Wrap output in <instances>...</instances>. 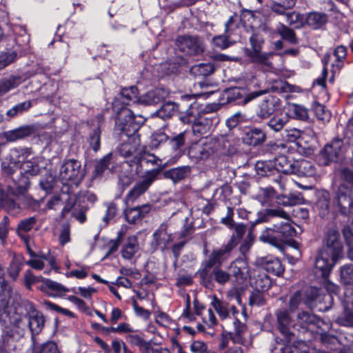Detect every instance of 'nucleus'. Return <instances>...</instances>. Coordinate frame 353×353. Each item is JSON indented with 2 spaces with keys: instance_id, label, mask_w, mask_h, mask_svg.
<instances>
[{
  "instance_id": "51",
  "label": "nucleus",
  "mask_w": 353,
  "mask_h": 353,
  "mask_svg": "<svg viewBox=\"0 0 353 353\" xmlns=\"http://www.w3.org/2000/svg\"><path fill=\"white\" fill-rule=\"evenodd\" d=\"M276 203L283 206H292L301 203L302 198L294 194L276 196Z\"/></svg>"
},
{
  "instance_id": "1",
  "label": "nucleus",
  "mask_w": 353,
  "mask_h": 353,
  "mask_svg": "<svg viewBox=\"0 0 353 353\" xmlns=\"http://www.w3.org/2000/svg\"><path fill=\"white\" fill-rule=\"evenodd\" d=\"M114 108L117 110L115 119V128L121 133L123 143L118 147L119 154L123 157H130L140 154L141 141L137 130L139 124L134 121L135 115L132 110L127 107H121L117 110V102L113 103Z\"/></svg>"
},
{
  "instance_id": "18",
  "label": "nucleus",
  "mask_w": 353,
  "mask_h": 353,
  "mask_svg": "<svg viewBox=\"0 0 353 353\" xmlns=\"http://www.w3.org/2000/svg\"><path fill=\"white\" fill-rule=\"evenodd\" d=\"M230 271L239 284L244 283L250 276L248 263L243 259L234 261L230 266Z\"/></svg>"
},
{
  "instance_id": "41",
  "label": "nucleus",
  "mask_w": 353,
  "mask_h": 353,
  "mask_svg": "<svg viewBox=\"0 0 353 353\" xmlns=\"http://www.w3.org/2000/svg\"><path fill=\"white\" fill-rule=\"evenodd\" d=\"M240 20L246 30H248L249 28L252 30L256 28L258 25L254 12L250 10L243 9Z\"/></svg>"
},
{
  "instance_id": "44",
  "label": "nucleus",
  "mask_w": 353,
  "mask_h": 353,
  "mask_svg": "<svg viewBox=\"0 0 353 353\" xmlns=\"http://www.w3.org/2000/svg\"><path fill=\"white\" fill-rule=\"evenodd\" d=\"M21 83L19 77L12 76L0 80V96L5 94L10 90L15 88Z\"/></svg>"
},
{
  "instance_id": "53",
  "label": "nucleus",
  "mask_w": 353,
  "mask_h": 353,
  "mask_svg": "<svg viewBox=\"0 0 353 353\" xmlns=\"http://www.w3.org/2000/svg\"><path fill=\"white\" fill-rule=\"evenodd\" d=\"M32 106V102L30 101H23L19 104H17L12 108L9 109L6 112V115L9 118H13L19 114H23L24 112L28 111Z\"/></svg>"
},
{
  "instance_id": "60",
  "label": "nucleus",
  "mask_w": 353,
  "mask_h": 353,
  "mask_svg": "<svg viewBox=\"0 0 353 353\" xmlns=\"http://www.w3.org/2000/svg\"><path fill=\"white\" fill-rule=\"evenodd\" d=\"M329 193L327 192H322L319 196L317 206L320 210V214L323 216L325 215L329 210Z\"/></svg>"
},
{
  "instance_id": "17",
  "label": "nucleus",
  "mask_w": 353,
  "mask_h": 353,
  "mask_svg": "<svg viewBox=\"0 0 353 353\" xmlns=\"http://www.w3.org/2000/svg\"><path fill=\"white\" fill-rule=\"evenodd\" d=\"M280 105L281 100L278 97L269 95L259 103L256 116L261 119H268Z\"/></svg>"
},
{
  "instance_id": "36",
  "label": "nucleus",
  "mask_w": 353,
  "mask_h": 353,
  "mask_svg": "<svg viewBox=\"0 0 353 353\" xmlns=\"http://www.w3.org/2000/svg\"><path fill=\"white\" fill-rule=\"evenodd\" d=\"M232 250L229 245H225L223 248L214 250L210 254L208 262V267H212L216 265H221L225 259V255Z\"/></svg>"
},
{
  "instance_id": "26",
  "label": "nucleus",
  "mask_w": 353,
  "mask_h": 353,
  "mask_svg": "<svg viewBox=\"0 0 353 353\" xmlns=\"http://www.w3.org/2000/svg\"><path fill=\"white\" fill-rule=\"evenodd\" d=\"M265 139V132L263 130L258 128H253L245 132L243 137V141L245 144L256 146L263 143Z\"/></svg>"
},
{
  "instance_id": "16",
  "label": "nucleus",
  "mask_w": 353,
  "mask_h": 353,
  "mask_svg": "<svg viewBox=\"0 0 353 353\" xmlns=\"http://www.w3.org/2000/svg\"><path fill=\"white\" fill-rule=\"evenodd\" d=\"M276 217L282 219V221L290 219L288 213L279 207L263 209L257 212L256 219L251 222V230H253L257 224L269 222Z\"/></svg>"
},
{
  "instance_id": "24",
  "label": "nucleus",
  "mask_w": 353,
  "mask_h": 353,
  "mask_svg": "<svg viewBox=\"0 0 353 353\" xmlns=\"http://www.w3.org/2000/svg\"><path fill=\"white\" fill-rule=\"evenodd\" d=\"M38 288L50 296H59L69 292V290L61 284L48 279H41V283Z\"/></svg>"
},
{
  "instance_id": "46",
  "label": "nucleus",
  "mask_w": 353,
  "mask_h": 353,
  "mask_svg": "<svg viewBox=\"0 0 353 353\" xmlns=\"http://www.w3.org/2000/svg\"><path fill=\"white\" fill-rule=\"evenodd\" d=\"M214 70V68L212 64L201 63L192 66L190 73L195 76L205 77L211 74Z\"/></svg>"
},
{
  "instance_id": "23",
  "label": "nucleus",
  "mask_w": 353,
  "mask_h": 353,
  "mask_svg": "<svg viewBox=\"0 0 353 353\" xmlns=\"http://www.w3.org/2000/svg\"><path fill=\"white\" fill-rule=\"evenodd\" d=\"M341 281L345 286V297L353 296V265H345L341 268Z\"/></svg>"
},
{
  "instance_id": "8",
  "label": "nucleus",
  "mask_w": 353,
  "mask_h": 353,
  "mask_svg": "<svg viewBox=\"0 0 353 353\" xmlns=\"http://www.w3.org/2000/svg\"><path fill=\"white\" fill-rule=\"evenodd\" d=\"M158 179V171L148 170L136 181L132 189L128 192L124 201L126 204L134 203L144 194L152 184Z\"/></svg>"
},
{
  "instance_id": "54",
  "label": "nucleus",
  "mask_w": 353,
  "mask_h": 353,
  "mask_svg": "<svg viewBox=\"0 0 353 353\" xmlns=\"http://www.w3.org/2000/svg\"><path fill=\"white\" fill-rule=\"evenodd\" d=\"M273 89L279 92L289 93H300L302 91V89L299 86L290 84L284 81L276 82L273 86Z\"/></svg>"
},
{
  "instance_id": "27",
  "label": "nucleus",
  "mask_w": 353,
  "mask_h": 353,
  "mask_svg": "<svg viewBox=\"0 0 353 353\" xmlns=\"http://www.w3.org/2000/svg\"><path fill=\"white\" fill-rule=\"evenodd\" d=\"M289 122V117L284 114H278L272 117L265 123V128L274 133L281 132Z\"/></svg>"
},
{
  "instance_id": "35",
  "label": "nucleus",
  "mask_w": 353,
  "mask_h": 353,
  "mask_svg": "<svg viewBox=\"0 0 353 353\" xmlns=\"http://www.w3.org/2000/svg\"><path fill=\"white\" fill-rule=\"evenodd\" d=\"M345 310L343 315L338 319L340 324L345 326H353V300L350 296L345 299Z\"/></svg>"
},
{
  "instance_id": "58",
  "label": "nucleus",
  "mask_w": 353,
  "mask_h": 353,
  "mask_svg": "<svg viewBox=\"0 0 353 353\" xmlns=\"http://www.w3.org/2000/svg\"><path fill=\"white\" fill-rule=\"evenodd\" d=\"M239 17L236 14L232 15L225 23V33L230 37L239 28Z\"/></svg>"
},
{
  "instance_id": "4",
  "label": "nucleus",
  "mask_w": 353,
  "mask_h": 353,
  "mask_svg": "<svg viewBox=\"0 0 353 353\" xmlns=\"http://www.w3.org/2000/svg\"><path fill=\"white\" fill-rule=\"evenodd\" d=\"M353 172L347 168L339 172L337 190L335 192V202L338 206L346 208L352 204Z\"/></svg>"
},
{
  "instance_id": "10",
  "label": "nucleus",
  "mask_w": 353,
  "mask_h": 353,
  "mask_svg": "<svg viewBox=\"0 0 353 353\" xmlns=\"http://www.w3.org/2000/svg\"><path fill=\"white\" fill-rule=\"evenodd\" d=\"M233 331H223L221 334L219 348L223 350L229 347L230 341L234 345H244L245 339L244 334L247 331V326L239 319L233 321Z\"/></svg>"
},
{
  "instance_id": "2",
  "label": "nucleus",
  "mask_w": 353,
  "mask_h": 353,
  "mask_svg": "<svg viewBox=\"0 0 353 353\" xmlns=\"http://www.w3.org/2000/svg\"><path fill=\"white\" fill-rule=\"evenodd\" d=\"M12 159H18L19 176H13L14 183H18V192L21 194L28 190L30 177L39 174L46 168V161L43 157H34L28 148H14L11 150Z\"/></svg>"
},
{
  "instance_id": "3",
  "label": "nucleus",
  "mask_w": 353,
  "mask_h": 353,
  "mask_svg": "<svg viewBox=\"0 0 353 353\" xmlns=\"http://www.w3.org/2000/svg\"><path fill=\"white\" fill-rule=\"evenodd\" d=\"M295 234L296 230L292 226L290 219H285L264 229L259 236V240L274 246H279Z\"/></svg>"
},
{
  "instance_id": "37",
  "label": "nucleus",
  "mask_w": 353,
  "mask_h": 353,
  "mask_svg": "<svg viewBox=\"0 0 353 353\" xmlns=\"http://www.w3.org/2000/svg\"><path fill=\"white\" fill-rule=\"evenodd\" d=\"M23 265V256L21 254H13L12 259L8 268V274L13 279L16 280Z\"/></svg>"
},
{
  "instance_id": "55",
  "label": "nucleus",
  "mask_w": 353,
  "mask_h": 353,
  "mask_svg": "<svg viewBox=\"0 0 353 353\" xmlns=\"http://www.w3.org/2000/svg\"><path fill=\"white\" fill-rule=\"evenodd\" d=\"M254 281L252 284L258 291H265L271 285L270 279L265 274H259L254 277Z\"/></svg>"
},
{
  "instance_id": "64",
  "label": "nucleus",
  "mask_w": 353,
  "mask_h": 353,
  "mask_svg": "<svg viewBox=\"0 0 353 353\" xmlns=\"http://www.w3.org/2000/svg\"><path fill=\"white\" fill-rule=\"evenodd\" d=\"M112 158V154L109 153L103 158L100 159L95 165V173L97 175H100L103 173L105 170L108 168Z\"/></svg>"
},
{
  "instance_id": "25",
  "label": "nucleus",
  "mask_w": 353,
  "mask_h": 353,
  "mask_svg": "<svg viewBox=\"0 0 353 353\" xmlns=\"http://www.w3.org/2000/svg\"><path fill=\"white\" fill-rule=\"evenodd\" d=\"M151 210L150 204H144L133 208H129L125 210V216L128 222L136 223L140 221Z\"/></svg>"
},
{
  "instance_id": "52",
  "label": "nucleus",
  "mask_w": 353,
  "mask_h": 353,
  "mask_svg": "<svg viewBox=\"0 0 353 353\" xmlns=\"http://www.w3.org/2000/svg\"><path fill=\"white\" fill-rule=\"evenodd\" d=\"M142 161H144L147 163H150L152 165H157V168L152 169V170L158 171V176L161 171L168 165L167 163L163 164L162 159L155 156L153 154L145 153L141 157Z\"/></svg>"
},
{
  "instance_id": "15",
  "label": "nucleus",
  "mask_w": 353,
  "mask_h": 353,
  "mask_svg": "<svg viewBox=\"0 0 353 353\" xmlns=\"http://www.w3.org/2000/svg\"><path fill=\"white\" fill-rule=\"evenodd\" d=\"M335 263L332 261L330 253L325 250H321L315 260V274L326 279Z\"/></svg>"
},
{
  "instance_id": "28",
  "label": "nucleus",
  "mask_w": 353,
  "mask_h": 353,
  "mask_svg": "<svg viewBox=\"0 0 353 353\" xmlns=\"http://www.w3.org/2000/svg\"><path fill=\"white\" fill-rule=\"evenodd\" d=\"M295 162L284 155L279 156L274 160L275 171L283 174H293Z\"/></svg>"
},
{
  "instance_id": "13",
  "label": "nucleus",
  "mask_w": 353,
  "mask_h": 353,
  "mask_svg": "<svg viewBox=\"0 0 353 353\" xmlns=\"http://www.w3.org/2000/svg\"><path fill=\"white\" fill-rule=\"evenodd\" d=\"M325 247L322 250H325L332 255L334 262H336L342 256L343 244L340 238L339 231L335 229L329 230L324 240Z\"/></svg>"
},
{
  "instance_id": "39",
  "label": "nucleus",
  "mask_w": 353,
  "mask_h": 353,
  "mask_svg": "<svg viewBox=\"0 0 353 353\" xmlns=\"http://www.w3.org/2000/svg\"><path fill=\"white\" fill-rule=\"evenodd\" d=\"M179 111V105L173 102L165 103L155 113L157 117L163 120L172 117L176 112Z\"/></svg>"
},
{
  "instance_id": "62",
  "label": "nucleus",
  "mask_w": 353,
  "mask_h": 353,
  "mask_svg": "<svg viewBox=\"0 0 353 353\" xmlns=\"http://www.w3.org/2000/svg\"><path fill=\"white\" fill-rule=\"evenodd\" d=\"M214 279L220 285H224L229 281L230 274L221 270L219 268H215L212 272Z\"/></svg>"
},
{
  "instance_id": "7",
  "label": "nucleus",
  "mask_w": 353,
  "mask_h": 353,
  "mask_svg": "<svg viewBox=\"0 0 353 353\" xmlns=\"http://www.w3.org/2000/svg\"><path fill=\"white\" fill-rule=\"evenodd\" d=\"M193 106L191 105L184 115L180 116L181 121L184 123H192V128L194 135L203 136L208 134L212 130L214 123L218 122L216 117L212 118L205 115L195 118Z\"/></svg>"
},
{
  "instance_id": "34",
  "label": "nucleus",
  "mask_w": 353,
  "mask_h": 353,
  "mask_svg": "<svg viewBox=\"0 0 353 353\" xmlns=\"http://www.w3.org/2000/svg\"><path fill=\"white\" fill-rule=\"evenodd\" d=\"M191 171L189 166L178 167L166 170L164 172V176L166 179H171L174 183H176L185 179Z\"/></svg>"
},
{
  "instance_id": "40",
  "label": "nucleus",
  "mask_w": 353,
  "mask_h": 353,
  "mask_svg": "<svg viewBox=\"0 0 353 353\" xmlns=\"http://www.w3.org/2000/svg\"><path fill=\"white\" fill-rule=\"evenodd\" d=\"M327 15L323 13L313 12L308 14L305 17V24L314 29H318L324 25L327 21Z\"/></svg>"
},
{
  "instance_id": "6",
  "label": "nucleus",
  "mask_w": 353,
  "mask_h": 353,
  "mask_svg": "<svg viewBox=\"0 0 353 353\" xmlns=\"http://www.w3.org/2000/svg\"><path fill=\"white\" fill-rule=\"evenodd\" d=\"M347 56V49L343 46H339L335 48L333 53L326 54L324 55L322 62L324 65V68L322 72V78L316 80L317 83L320 85L324 86L325 83V77L327 74V65H331V72L332 77L330 79V81L332 83L334 81V77L338 74L341 68L344 65V61Z\"/></svg>"
},
{
  "instance_id": "45",
  "label": "nucleus",
  "mask_w": 353,
  "mask_h": 353,
  "mask_svg": "<svg viewBox=\"0 0 353 353\" xmlns=\"http://www.w3.org/2000/svg\"><path fill=\"white\" fill-rule=\"evenodd\" d=\"M232 229L234 230V234L232 235L230 241L227 244L233 249L238 245V243L240 242V240L245 234L247 227L243 223H235Z\"/></svg>"
},
{
  "instance_id": "14",
  "label": "nucleus",
  "mask_w": 353,
  "mask_h": 353,
  "mask_svg": "<svg viewBox=\"0 0 353 353\" xmlns=\"http://www.w3.org/2000/svg\"><path fill=\"white\" fill-rule=\"evenodd\" d=\"M180 51L189 55L199 54L203 50L201 40L197 37L181 36L176 41Z\"/></svg>"
},
{
  "instance_id": "12",
  "label": "nucleus",
  "mask_w": 353,
  "mask_h": 353,
  "mask_svg": "<svg viewBox=\"0 0 353 353\" xmlns=\"http://www.w3.org/2000/svg\"><path fill=\"white\" fill-rule=\"evenodd\" d=\"M345 143L344 138L343 140L334 139L330 143L327 144L321 153V157L323 159L322 163L328 165L330 162L336 161L341 159L346 150Z\"/></svg>"
},
{
  "instance_id": "30",
  "label": "nucleus",
  "mask_w": 353,
  "mask_h": 353,
  "mask_svg": "<svg viewBox=\"0 0 353 353\" xmlns=\"http://www.w3.org/2000/svg\"><path fill=\"white\" fill-rule=\"evenodd\" d=\"M36 223V218L32 216L21 220L17 225V235L25 242L26 244H27L30 241V236L26 234V233L33 228Z\"/></svg>"
},
{
  "instance_id": "31",
  "label": "nucleus",
  "mask_w": 353,
  "mask_h": 353,
  "mask_svg": "<svg viewBox=\"0 0 353 353\" xmlns=\"http://www.w3.org/2000/svg\"><path fill=\"white\" fill-rule=\"evenodd\" d=\"M139 250L138 239L133 235L129 236L127 241L123 245L121 255L125 259H131Z\"/></svg>"
},
{
  "instance_id": "63",
  "label": "nucleus",
  "mask_w": 353,
  "mask_h": 353,
  "mask_svg": "<svg viewBox=\"0 0 353 353\" xmlns=\"http://www.w3.org/2000/svg\"><path fill=\"white\" fill-rule=\"evenodd\" d=\"M168 140V136L163 132L158 131L151 136L150 145L152 148H157L161 144Z\"/></svg>"
},
{
  "instance_id": "29",
  "label": "nucleus",
  "mask_w": 353,
  "mask_h": 353,
  "mask_svg": "<svg viewBox=\"0 0 353 353\" xmlns=\"http://www.w3.org/2000/svg\"><path fill=\"white\" fill-rule=\"evenodd\" d=\"M294 172L299 176L312 177L316 174V168L314 164L305 159L296 161L294 165Z\"/></svg>"
},
{
  "instance_id": "50",
  "label": "nucleus",
  "mask_w": 353,
  "mask_h": 353,
  "mask_svg": "<svg viewBox=\"0 0 353 353\" xmlns=\"http://www.w3.org/2000/svg\"><path fill=\"white\" fill-rule=\"evenodd\" d=\"M255 169L259 175L270 176L274 174L275 168L274 162L259 161L255 165Z\"/></svg>"
},
{
  "instance_id": "57",
  "label": "nucleus",
  "mask_w": 353,
  "mask_h": 353,
  "mask_svg": "<svg viewBox=\"0 0 353 353\" xmlns=\"http://www.w3.org/2000/svg\"><path fill=\"white\" fill-rule=\"evenodd\" d=\"M294 118L299 120H305L308 118L307 110L303 105L292 104L290 109Z\"/></svg>"
},
{
  "instance_id": "11",
  "label": "nucleus",
  "mask_w": 353,
  "mask_h": 353,
  "mask_svg": "<svg viewBox=\"0 0 353 353\" xmlns=\"http://www.w3.org/2000/svg\"><path fill=\"white\" fill-rule=\"evenodd\" d=\"M83 176L81 163L77 160H68L60 168L59 179L63 183L72 181L74 183L79 182Z\"/></svg>"
},
{
  "instance_id": "49",
  "label": "nucleus",
  "mask_w": 353,
  "mask_h": 353,
  "mask_svg": "<svg viewBox=\"0 0 353 353\" xmlns=\"http://www.w3.org/2000/svg\"><path fill=\"white\" fill-rule=\"evenodd\" d=\"M285 15L287 22L296 28H300L305 24V17L298 12H287Z\"/></svg>"
},
{
  "instance_id": "33",
  "label": "nucleus",
  "mask_w": 353,
  "mask_h": 353,
  "mask_svg": "<svg viewBox=\"0 0 353 353\" xmlns=\"http://www.w3.org/2000/svg\"><path fill=\"white\" fill-rule=\"evenodd\" d=\"M276 191L272 187L259 188L253 195V199L262 205H268L276 197Z\"/></svg>"
},
{
  "instance_id": "19",
  "label": "nucleus",
  "mask_w": 353,
  "mask_h": 353,
  "mask_svg": "<svg viewBox=\"0 0 353 353\" xmlns=\"http://www.w3.org/2000/svg\"><path fill=\"white\" fill-rule=\"evenodd\" d=\"M172 241V235L167 231V225L161 224L153 234L152 245L155 249L160 248L163 250L170 245Z\"/></svg>"
},
{
  "instance_id": "22",
  "label": "nucleus",
  "mask_w": 353,
  "mask_h": 353,
  "mask_svg": "<svg viewBox=\"0 0 353 353\" xmlns=\"http://www.w3.org/2000/svg\"><path fill=\"white\" fill-rule=\"evenodd\" d=\"M168 94L164 88H157L139 97V103L150 105L158 103Z\"/></svg>"
},
{
  "instance_id": "43",
  "label": "nucleus",
  "mask_w": 353,
  "mask_h": 353,
  "mask_svg": "<svg viewBox=\"0 0 353 353\" xmlns=\"http://www.w3.org/2000/svg\"><path fill=\"white\" fill-rule=\"evenodd\" d=\"M283 139H285L290 142H296L298 146H302V141L304 139V133L301 130L294 128H286L282 133Z\"/></svg>"
},
{
  "instance_id": "61",
  "label": "nucleus",
  "mask_w": 353,
  "mask_h": 353,
  "mask_svg": "<svg viewBox=\"0 0 353 353\" xmlns=\"http://www.w3.org/2000/svg\"><path fill=\"white\" fill-rule=\"evenodd\" d=\"M19 165L20 163L18 162V159H12L11 158V152L10 153V161L9 162H3L2 163V169L3 173L8 175H14L15 173V170L18 169L19 170Z\"/></svg>"
},
{
  "instance_id": "38",
  "label": "nucleus",
  "mask_w": 353,
  "mask_h": 353,
  "mask_svg": "<svg viewBox=\"0 0 353 353\" xmlns=\"http://www.w3.org/2000/svg\"><path fill=\"white\" fill-rule=\"evenodd\" d=\"M118 100L125 104H129L130 102L139 103L138 89L135 86L123 88Z\"/></svg>"
},
{
  "instance_id": "5",
  "label": "nucleus",
  "mask_w": 353,
  "mask_h": 353,
  "mask_svg": "<svg viewBox=\"0 0 353 353\" xmlns=\"http://www.w3.org/2000/svg\"><path fill=\"white\" fill-rule=\"evenodd\" d=\"M252 49H246L245 53L250 61L256 63L263 71H269L273 68L271 59L274 54L272 52H261L263 40L258 34H252L250 37Z\"/></svg>"
},
{
  "instance_id": "21",
  "label": "nucleus",
  "mask_w": 353,
  "mask_h": 353,
  "mask_svg": "<svg viewBox=\"0 0 353 353\" xmlns=\"http://www.w3.org/2000/svg\"><path fill=\"white\" fill-rule=\"evenodd\" d=\"M258 263L268 272L276 276H280L284 271L281 261L273 256H266L258 259Z\"/></svg>"
},
{
  "instance_id": "47",
  "label": "nucleus",
  "mask_w": 353,
  "mask_h": 353,
  "mask_svg": "<svg viewBox=\"0 0 353 353\" xmlns=\"http://www.w3.org/2000/svg\"><path fill=\"white\" fill-rule=\"evenodd\" d=\"M276 31L281 38L291 44H296L299 41L294 31L284 24H281Z\"/></svg>"
},
{
  "instance_id": "42",
  "label": "nucleus",
  "mask_w": 353,
  "mask_h": 353,
  "mask_svg": "<svg viewBox=\"0 0 353 353\" xmlns=\"http://www.w3.org/2000/svg\"><path fill=\"white\" fill-rule=\"evenodd\" d=\"M211 306L216 312L221 319L225 320L229 318L230 312L227 303L222 301L214 296L212 298Z\"/></svg>"
},
{
  "instance_id": "20",
  "label": "nucleus",
  "mask_w": 353,
  "mask_h": 353,
  "mask_svg": "<svg viewBox=\"0 0 353 353\" xmlns=\"http://www.w3.org/2000/svg\"><path fill=\"white\" fill-rule=\"evenodd\" d=\"M36 130L34 125H24L5 132L3 137L8 141H16L34 134Z\"/></svg>"
},
{
  "instance_id": "59",
  "label": "nucleus",
  "mask_w": 353,
  "mask_h": 353,
  "mask_svg": "<svg viewBox=\"0 0 353 353\" xmlns=\"http://www.w3.org/2000/svg\"><path fill=\"white\" fill-rule=\"evenodd\" d=\"M214 45L221 49L228 48L234 41L230 39V36L224 32L223 34L214 37L212 39Z\"/></svg>"
},
{
  "instance_id": "56",
  "label": "nucleus",
  "mask_w": 353,
  "mask_h": 353,
  "mask_svg": "<svg viewBox=\"0 0 353 353\" xmlns=\"http://www.w3.org/2000/svg\"><path fill=\"white\" fill-rule=\"evenodd\" d=\"M314 112L319 120L323 122H328L332 117L331 112L323 105L316 103L313 106Z\"/></svg>"
},
{
  "instance_id": "48",
  "label": "nucleus",
  "mask_w": 353,
  "mask_h": 353,
  "mask_svg": "<svg viewBox=\"0 0 353 353\" xmlns=\"http://www.w3.org/2000/svg\"><path fill=\"white\" fill-rule=\"evenodd\" d=\"M277 321L281 332L288 335L289 334L288 327L290 323V316L288 312L285 310H280L277 313Z\"/></svg>"
},
{
  "instance_id": "32",
  "label": "nucleus",
  "mask_w": 353,
  "mask_h": 353,
  "mask_svg": "<svg viewBox=\"0 0 353 353\" xmlns=\"http://www.w3.org/2000/svg\"><path fill=\"white\" fill-rule=\"evenodd\" d=\"M296 2V0H273L269 8L276 14L285 15L288 10L295 6Z\"/></svg>"
},
{
  "instance_id": "9",
  "label": "nucleus",
  "mask_w": 353,
  "mask_h": 353,
  "mask_svg": "<svg viewBox=\"0 0 353 353\" xmlns=\"http://www.w3.org/2000/svg\"><path fill=\"white\" fill-rule=\"evenodd\" d=\"M219 145V143L214 139L203 138L190 146L188 154L190 158L196 160H205L215 153Z\"/></svg>"
}]
</instances>
